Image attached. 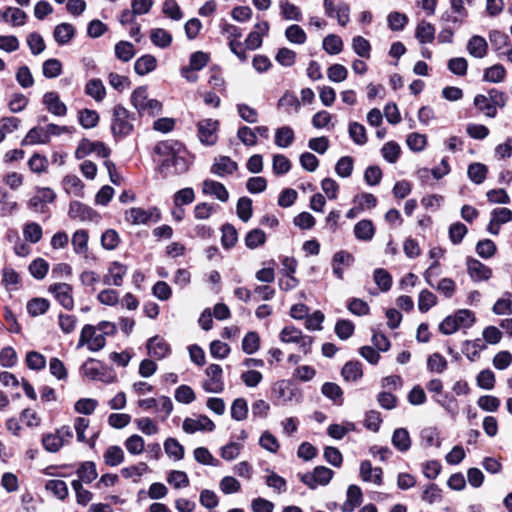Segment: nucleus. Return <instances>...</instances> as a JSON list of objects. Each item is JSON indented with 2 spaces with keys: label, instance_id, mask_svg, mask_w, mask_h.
<instances>
[{
  "label": "nucleus",
  "instance_id": "obj_12",
  "mask_svg": "<svg viewBox=\"0 0 512 512\" xmlns=\"http://www.w3.org/2000/svg\"><path fill=\"white\" fill-rule=\"evenodd\" d=\"M182 428L186 433L193 434L197 431H213L215 424L209 417L202 415L197 419L186 418Z\"/></svg>",
  "mask_w": 512,
  "mask_h": 512
},
{
  "label": "nucleus",
  "instance_id": "obj_46",
  "mask_svg": "<svg viewBox=\"0 0 512 512\" xmlns=\"http://www.w3.org/2000/svg\"><path fill=\"white\" fill-rule=\"evenodd\" d=\"M488 168L482 163H472L468 167V177L475 184H481L486 179Z\"/></svg>",
  "mask_w": 512,
  "mask_h": 512
},
{
  "label": "nucleus",
  "instance_id": "obj_30",
  "mask_svg": "<svg viewBox=\"0 0 512 512\" xmlns=\"http://www.w3.org/2000/svg\"><path fill=\"white\" fill-rule=\"evenodd\" d=\"M76 473L85 484H90L98 477L96 464L93 461L80 463Z\"/></svg>",
  "mask_w": 512,
  "mask_h": 512
},
{
  "label": "nucleus",
  "instance_id": "obj_54",
  "mask_svg": "<svg viewBox=\"0 0 512 512\" xmlns=\"http://www.w3.org/2000/svg\"><path fill=\"white\" fill-rule=\"evenodd\" d=\"M237 216L243 221L247 222L252 217V200L249 197L239 198L236 205Z\"/></svg>",
  "mask_w": 512,
  "mask_h": 512
},
{
  "label": "nucleus",
  "instance_id": "obj_3",
  "mask_svg": "<svg viewBox=\"0 0 512 512\" xmlns=\"http://www.w3.org/2000/svg\"><path fill=\"white\" fill-rule=\"evenodd\" d=\"M189 165L187 152L185 148H183L172 157L162 159L159 171L163 177L166 178L170 175H179L187 172Z\"/></svg>",
  "mask_w": 512,
  "mask_h": 512
},
{
  "label": "nucleus",
  "instance_id": "obj_31",
  "mask_svg": "<svg viewBox=\"0 0 512 512\" xmlns=\"http://www.w3.org/2000/svg\"><path fill=\"white\" fill-rule=\"evenodd\" d=\"M322 394L333 401L335 405H342L343 403V390L334 382H325L321 387Z\"/></svg>",
  "mask_w": 512,
  "mask_h": 512
},
{
  "label": "nucleus",
  "instance_id": "obj_19",
  "mask_svg": "<svg viewBox=\"0 0 512 512\" xmlns=\"http://www.w3.org/2000/svg\"><path fill=\"white\" fill-rule=\"evenodd\" d=\"M383 471L380 467H372L370 461L365 460L360 464V477L365 482H374L376 485L382 484Z\"/></svg>",
  "mask_w": 512,
  "mask_h": 512
},
{
  "label": "nucleus",
  "instance_id": "obj_62",
  "mask_svg": "<svg viewBox=\"0 0 512 512\" xmlns=\"http://www.w3.org/2000/svg\"><path fill=\"white\" fill-rule=\"evenodd\" d=\"M120 243V237L116 230L107 229L101 236V245L105 250H114Z\"/></svg>",
  "mask_w": 512,
  "mask_h": 512
},
{
  "label": "nucleus",
  "instance_id": "obj_52",
  "mask_svg": "<svg viewBox=\"0 0 512 512\" xmlns=\"http://www.w3.org/2000/svg\"><path fill=\"white\" fill-rule=\"evenodd\" d=\"M49 301L45 298H33L27 303V311L33 316L44 314L49 309Z\"/></svg>",
  "mask_w": 512,
  "mask_h": 512
},
{
  "label": "nucleus",
  "instance_id": "obj_24",
  "mask_svg": "<svg viewBox=\"0 0 512 512\" xmlns=\"http://www.w3.org/2000/svg\"><path fill=\"white\" fill-rule=\"evenodd\" d=\"M46 132V127H33L22 139L21 145L47 144L49 142V138Z\"/></svg>",
  "mask_w": 512,
  "mask_h": 512
},
{
  "label": "nucleus",
  "instance_id": "obj_63",
  "mask_svg": "<svg viewBox=\"0 0 512 512\" xmlns=\"http://www.w3.org/2000/svg\"><path fill=\"white\" fill-rule=\"evenodd\" d=\"M496 245L490 239H483L476 244V253L483 259H489L496 253Z\"/></svg>",
  "mask_w": 512,
  "mask_h": 512
},
{
  "label": "nucleus",
  "instance_id": "obj_28",
  "mask_svg": "<svg viewBox=\"0 0 512 512\" xmlns=\"http://www.w3.org/2000/svg\"><path fill=\"white\" fill-rule=\"evenodd\" d=\"M75 35V28L70 23H61L54 29L53 36L59 45H65L71 41Z\"/></svg>",
  "mask_w": 512,
  "mask_h": 512
},
{
  "label": "nucleus",
  "instance_id": "obj_59",
  "mask_svg": "<svg viewBox=\"0 0 512 512\" xmlns=\"http://www.w3.org/2000/svg\"><path fill=\"white\" fill-rule=\"evenodd\" d=\"M248 404L244 398H237L231 406V417L236 421H242L247 417Z\"/></svg>",
  "mask_w": 512,
  "mask_h": 512
},
{
  "label": "nucleus",
  "instance_id": "obj_8",
  "mask_svg": "<svg viewBox=\"0 0 512 512\" xmlns=\"http://www.w3.org/2000/svg\"><path fill=\"white\" fill-rule=\"evenodd\" d=\"M219 121L211 118L203 119L197 123L198 138L207 146L214 145L218 140Z\"/></svg>",
  "mask_w": 512,
  "mask_h": 512
},
{
  "label": "nucleus",
  "instance_id": "obj_58",
  "mask_svg": "<svg viewBox=\"0 0 512 512\" xmlns=\"http://www.w3.org/2000/svg\"><path fill=\"white\" fill-rule=\"evenodd\" d=\"M447 368V360L440 353H433L427 359V369L430 372L443 373Z\"/></svg>",
  "mask_w": 512,
  "mask_h": 512
},
{
  "label": "nucleus",
  "instance_id": "obj_26",
  "mask_svg": "<svg viewBox=\"0 0 512 512\" xmlns=\"http://www.w3.org/2000/svg\"><path fill=\"white\" fill-rule=\"evenodd\" d=\"M183 148V145L176 140H166L157 143L154 151L157 155L165 159L172 157Z\"/></svg>",
  "mask_w": 512,
  "mask_h": 512
},
{
  "label": "nucleus",
  "instance_id": "obj_20",
  "mask_svg": "<svg viewBox=\"0 0 512 512\" xmlns=\"http://www.w3.org/2000/svg\"><path fill=\"white\" fill-rule=\"evenodd\" d=\"M148 354L158 360L165 358L170 353V347L162 338L155 336L147 342Z\"/></svg>",
  "mask_w": 512,
  "mask_h": 512
},
{
  "label": "nucleus",
  "instance_id": "obj_49",
  "mask_svg": "<svg viewBox=\"0 0 512 512\" xmlns=\"http://www.w3.org/2000/svg\"><path fill=\"white\" fill-rule=\"evenodd\" d=\"M221 231V243L223 247L226 249L232 248L238 240V233L236 228L232 224L226 223L222 226Z\"/></svg>",
  "mask_w": 512,
  "mask_h": 512
},
{
  "label": "nucleus",
  "instance_id": "obj_32",
  "mask_svg": "<svg viewBox=\"0 0 512 512\" xmlns=\"http://www.w3.org/2000/svg\"><path fill=\"white\" fill-rule=\"evenodd\" d=\"M375 228L370 220H361L354 226V235L358 240L369 241L373 238Z\"/></svg>",
  "mask_w": 512,
  "mask_h": 512
},
{
  "label": "nucleus",
  "instance_id": "obj_9",
  "mask_svg": "<svg viewBox=\"0 0 512 512\" xmlns=\"http://www.w3.org/2000/svg\"><path fill=\"white\" fill-rule=\"evenodd\" d=\"M68 214L70 218L80 222H99L100 214L92 207L87 206L79 201H72L69 205Z\"/></svg>",
  "mask_w": 512,
  "mask_h": 512
},
{
  "label": "nucleus",
  "instance_id": "obj_64",
  "mask_svg": "<svg viewBox=\"0 0 512 512\" xmlns=\"http://www.w3.org/2000/svg\"><path fill=\"white\" fill-rule=\"evenodd\" d=\"M48 270L49 264L42 258L33 260L29 265V272L34 278L38 280L43 279L47 275Z\"/></svg>",
  "mask_w": 512,
  "mask_h": 512
},
{
  "label": "nucleus",
  "instance_id": "obj_29",
  "mask_svg": "<svg viewBox=\"0 0 512 512\" xmlns=\"http://www.w3.org/2000/svg\"><path fill=\"white\" fill-rule=\"evenodd\" d=\"M392 444L400 452H406L411 447V438L409 432L405 428H397L392 435Z\"/></svg>",
  "mask_w": 512,
  "mask_h": 512
},
{
  "label": "nucleus",
  "instance_id": "obj_6",
  "mask_svg": "<svg viewBox=\"0 0 512 512\" xmlns=\"http://www.w3.org/2000/svg\"><path fill=\"white\" fill-rule=\"evenodd\" d=\"M334 475L333 470L325 466H317L313 472L300 474V480L310 489H316L318 485H327Z\"/></svg>",
  "mask_w": 512,
  "mask_h": 512
},
{
  "label": "nucleus",
  "instance_id": "obj_47",
  "mask_svg": "<svg viewBox=\"0 0 512 512\" xmlns=\"http://www.w3.org/2000/svg\"><path fill=\"white\" fill-rule=\"evenodd\" d=\"M489 102H490V99L488 98V96L483 95V94H477L474 97V101H473L475 107L480 112H483L489 118H495L497 115V110Z\"/></svg>",
  "mask_w": 512,
  "mask_h": 512
},
{
  "label": "nucleus",
  "instance_id": "obj_25",
  "mask_svg": "<svg viewBox=\"0 0 512 512\" xmlns=\"http://www.w3.org/2000/svg\"><path fill=\"white\" fill-rule=\"evenodd\" d=\"M415 38L420 44L433 42L435 39V27L425 20L420 21L415 30Z\"/></svg>",
  "mask_w": 512,
  "mask_h": 512
},
{
  "label": "nucleus",
  "instance_id": "obj_4",
  "mask_svg": "<svg viewBox=\"0 0 512 512\" xmlns=\"http://www.w3.org/2000/svg\"><path fill=\"white\" fill-rule=\"evenodd\" d=\"M73 432L67 425L57 429L55 433H47L42 436V445L47 452L56 453L65 444L70 443Z\"/></svg>",
  "mask_w": 512,
  "mask_h": 512
},
{
  "label": "nucleus",
  "instance_id": "obj_15",
  "mask_svg": "<svg viewBox=\"0 0 512 512\" xmlns=\"http://www.w3.org/2000/svg\"><path fill=\"white\" fill-rule=\"evenodd\" d=\"M468 274L473 281H485L491 278L492 270L474 258L467 259Z\"/></svg>",
  "mask_w": 512,
  "mask_h": 512
},
{
  "label": "nucleus",
  "instance_id": "obj_45",
  "mask_svg": "<svg viewBox=\"0 0 512 512\" xmlns=\"http://www.w3.org/2000/svg\"><path fill=\"white\" fill-rule=\"evenodd\" d=\"M85 92L98 102L102 101L106 94L105 87L100 79L89 80L85 86Z\"/></svg>",
  "mask_w": 512,
  "mask_h": 512
},
{
  "label": "nucleus",
  "instance_id": "obj_27",
  "mask_svg": "<svg viewBox=\"0 0 512 512\" xmlns=\"http://www.w3.org/2000/svg\"><path fill=\"white\" fill-rule=\"evenodd\" d=\"M157 59L151 55L146 54L139 57L134 63V70L136 74L144 76L156 69Z\"/></svg>",
  "mask_w": 512,
  "mask_h": 512
},
{
  "label": "nucleus",
  "instance_id": "obj_34",
  "mask_svg": "<svg viewBox=\"0 0 512 512\" xmlns=\"http://www.w3.org/2000/svg\"><path fill=\"white\" fill-rule=\"evenodd\" d=\"M88 232L80 229L74 232L72 236V246L76 254L85 255L88 252Z\"/></svg>",
  "mask_w": 512,
  "mask_h": 512
},
{
  "label": "nucleus",
  "instance_id": "obj_17",
  "mask_svg": "<svg viewBox=\"0 0 512 512\" xmlns=\"http://www.w3.org/2000/svg\"><path fill=\"white\" fill-rule=\"evenodd\" d=\"M43 104L46 106V109L55 116H65L67 113V107L60 100L57 92H46L43 96Z\"/></svg>",
  "mask_w": 512,
  "mask_h": 512
},
{
  "label": "nucleus",
  "instance_id": "obj_16",
  "mask_svg": "<svg viewBox=\"0 0 512 512\" xmlns=\"http://www.w3.org/2000/svg\"><path fill=\"white\" fill-rule=\"evenodd\" d=\"M156 208L145 210L139 207H133L126 211L125 219L133 225L147 224L152 220Z\"/></svg>",
  "mask_w": 512,
  "mask_h": 512
},
{
  "label": "nucleus",
  "instance_id": "obj_7",
  "mask_svg": "<svg viewBox=\"0 0 512 512\" xmlns=\"http://www.w3.org/2000/svg\"><path fill=\"white\" fill-rule=\"evenodd\" d=\"M272 391L276 398L283 404L288 402H300L302 394L300 389L293 385L290 381L281 380L274 384Z\"/></svg>",
  "mask_w": 512,
  "mask_h": 512
},
{
  "label": "nucleus",
  "instance_id": "obj_56",
  "mask_svg": "<svg viewBox=\"0 0 512 512\" xmlns=\"http://www.w3.org/2000/svg\"><path fill=\"white\" fill-rule=\"evenodd\" d=\"M373 278L376 285L380 288L381 291L386 292L391 288L392 277L387 270L383 268L375 269Z\"/></svg>",
  "mask_w": 512,
  "mask_h": 512
},
{
  "label": "nucleus",
  "instance_id": "obj_33",
  "mask_svg": "<svg viewBox=\"0 0 512 512\" xmlns=\"http://www.w3.org/2000/svg\"><path fill=\"white\" fill-rule=\"evenodd\" d=\"M104 462L107 466L115 467L124 461V452L120 446H109L103 454Z\"/></svg>",
  "mask_w": 512,
  "mask_h": 512
},
{
  "label": "nucleus",
  "instance_id": "obj_35",
  "mask_svg": "<svg viewBox=\"0 0 512 512\" xmlns=\"http://www.w3.org/2000/svg\"><path fill=\"white\" fill-rule=\"evenodd\" d=\"M295 139V134L290 126H282L275 132V144L280 148L289 147Z\"/></svg>",
  "mask_w": 512,
  "mask_h": 512
},
{
  "label": "nucleus",
  "instance_id": "obj_10",
  "mask_svg": "<svg viewBox=\"0 0 512 512\" xmlns=\"http://www.w3.org/2000/svg\"><path fill=\"white\" fill-rule=\"evenodd\" d=\"M205 373L208 379L203 383V389L210 393H221L224 390L223 370L218 364H210Z\"/></svg>",
  "mask_w": 512,
  "mask_h": 512
},
{
  "label": "nucleus",
  "instance_id": "obj_48",
  "mask_svg": "<svg viewBox=\"0 0 512 512\" xmlns=\"http://www.w3.org/2000/svg\"><path fill=\"white\" fill-rule=\"evenodd\" d=\"M278 106L284 108L287 114H292L299 110L300 101L293 93L285 92L279 99Z\"/></svg>",
  "mask_w": 512,
  "mask_h": 512
},
{
  "label": "nucleus",
  "instance_id": "obj_38",
  "mask_svg": "<svg viewBox=\"0 0 512 512\" xmlns=\"http://www.w3.org/2000/svg\"><path fill=\"white\" fill-rule=\"evenodd\" d=\"M341 374L346 381H357L363 375L362 365L359 361H349L343 366Z\"/></svg>",
  "mask_w": 512,
  "mask_h": 512
},
{
  "label": "nucleus",
  "instance_id": "obj_14",
  "mask_svg": "<svg viewBox=\"0 0 512 512\" xmlns=\"http://www.w3.org/2000/svg\"><path fill=\"white\" fill-rule=\"evenodd\" d=\"M354 263V257L345 250L336 252L332 258L333 274L340 280L344 277V267H350Z\"/></svg>",
  "mask_w": 512,
  "mask_h": 512
},
{
  "label": "nucleus",
  "instance_id": "obj_53",
  "mask_svg": "<svg viewBox=\"0 0 512 512\" xmlns=\"http://www.w3.org/2000/svg\"><path fill=\"white\" fill-rule=\"evenodd\" d=\"M349 136L357 145H364L367 142L366 129L358 122H351L348 128Z\"/></svg>",
  "mask_w": 512,
  "mask_h": 512
},
{
  "label": "nucleus",
  "instance_id": "obj_1",
  "mask_svg": "<svg viewBox=\"0 0 512 512\" xmlns=\"http://www.w3.org/2000/svg\"><path fill=\"white\" fill-rule=\"evenodd\" d=\"M134 120L135 118L133 113L128 111L122 105H116L113 108L111 122V132L113 136L118 139L130 135L134 130Z\"/></svg>",
  "mask_w": 512,
  "mask_h": 512
},
{
  "label": "nucleus",
  "instance_id": "obj_55",
  "mask_svg": "<svg viewBox=\"0 0 512 512\" xmlns=\"http://www.w3.org/2000/svg\"><path fill=\"white\" fill-rule=\"evenodd\" d=\"M42 73L48 79L56 78L62 73V63L55 58L48 59L42 65Z\"/></svg>",
  "mask_w": 512,
  "mask_h": 512
},
{
  "label": "nucleus",
  "instance_id": "obj_37",
  "mask_svg": "<svg viewBox=\"0 0 512 512\" xmlns=\"http://www.w3.org/2000/svg\"><path fill=\"white\" fill-rule=\"evenodd\" d=\"M266 234L263 230L255 228L250 230L245 236V245L249 249H256L263 246L266 242Z\"/></svg>",
  "mask_w": 512,
  "mask_h": 512
},
{
  "label": "nucleus",
  "instance_id": "obj_39",
  "mask_svg": "<svg viewBox=\"0 0 512 512\" xmlns=\"http://www.w3.org/2000/svg\"><path fill=\"white\" fill-rule=\"evenodd\" d=\"M165 453L175 461L182 460L184 457V447L175 438H167L164 442Z\"/></svg>",
  "mask_w": 512,
  "mask_h": 512
},
{
  "label": "nucleus",
  "instance_id": "obj_23",
  "mask_svg": "<svg viewBox=\"0 0 512 512\" xmlns=\"http://www.w3.org/2000/svg\"><path fill=\"white\" fill-rule=\"evenodd\" d=\"M203 193L212 195L222 202H226L229 199V193L226 187L222 183L214 180L208 179L203 182Z\"/></svg>",
  "mask_w": 512,
  "mask_h": 512
},
{
  "label": "nucleus",
  "instance_id": "obj_43",
  "mask_svg": "<svg viewBox=\"0 0 512 512\" xmlns=\"http://www.w3.org/2000/svg\"><path fill=\"white\" fill-rule=\"evenodd\" d=\"M63 187L68 194L74 196H82L84 184L76 175H67L63 179Z\"/></svg>",
  "mask_w": 512,
  "mask_h": 512
},
{
  "label": "nucleus",
  "instance_id": "obj_40",
  "mask_svg": "<svg viewBox=\"0 0 512 512\" xmlns=\"http://www.w3.org/2000/svg\"><path fill=\"white\" fill-rule=\"evenodd\" d=\"M45 488L62 501L65 500L69 494L68 486L63 480H48L45 484Z\"/></svg>",
  "mask_w": 512,
  "mask_h": 512
},
{
  "label": "nucleus",
  "instance_id": "obj_42",
  "mask_svg": "<svg viewBox=\"0 0 512 512\" xmlns=\"http://www.w3.org/2000/svg\"><path fill=\"white\" fill-rule=\"evenodd\" d=\"M23 236L30 243H38L43 236L42 227L36 222H28L23 227Z\"/></svg>",
  "mask_w": 512,
  "mask_h": 512
},
{
  "label": "nucleus",
  "instance_id": "obj_51",
  "mask_svg": "<svg viewBox=\"0 0 512 512\" xmlns=\"http://www.w3.org/2000/svg\"><path fill=\"white\" fill-rule=\"evenodd\" d=\"M323 49L330 55L339 54L343 49V41L338 35L330 34L323 40Z\"/></svg>",
  "mask_w": 512,
  "mask_h": 512
},
{
  "label": "nucleus",
  "instance_id": "obj_11",
  "mask_svg": "<svg viewBox=\"0 0 512 512\" xmlns=\"http://www.w3.org/2000/svg\"><path fill=\"white\" fill-rule=\"evenodd\" d=\"M49 292L52 293L55 299L67 310H72L74 307V300L72 296V286L67 283H55L50 285Z\"/></svg>",
  "mask_w": 512,
  "mask_h": 512
},
{
  "label": "nucleus",
  "instance_id": "obj_57",
  "mask_svg": "<svg viewBox=\"0 0 512 512\" xmlns=\"http://www.w3.org/2000/svg\"><path fill=\"white\" fill-rule=\"evenodd\" d=\"M260 347V338L256 332H248L242 340V350L246 354H254Z\"/></svg>",
  "mask_w": 512,
  "mask_h": 512
},
{
  "label": "nucleus",
  "instance_id": "obj_18",
  "mask_svg": "<svg viewBox=\"0 0 512 512\" xmlns=\"http://www.w3.org/2000/svg\"><path fill=\"white\" fill-rule=\"evenodd\" d=\"M238 169V164L228 156H219L211 167V173L224 177L234 173Z\"/></svg>",
  "mask_w": 512,
  "mask_h": 512
},
{
  "label": "nucleus",
  "instance_id": "obj_21",
  "mask_svg": "<svg viewBox=\"0 0 512 512\" xmlns=\"http://www.w3.org/2000/svg\"><path fill=\"white\" fill-rule=\"evenodd\" d=\"M467 51L472 57L484 58L488 53V43L484 37L474 35L468 40Z\"/></svg>",
  "mask_w": 512,
  "mask_h": 512
},
{
  "label": "nucleus",
  "instance_id": "obj_41",
  "mask_svg": "<svg viewBox=\"0 0 512 512\" xmlns=\"http://www.w3.org/2000/svg\"><path fill=\"white\" fill-rule=\"evenodd\" d=\"M484 349H486V345L482 340L475 339L473 341H464L462 351L469 360L474 361L479 357L480 351Z\"/></svg>",
  "mask_w": 512,
  "mask_h": 512
},
{
  "label": "nucleus",
  "instance_id": "obj_22",
  "mask_svg": "<svg viewBox=\"0 0 512 512\" xmlns=\"http://www.w3.org/2000/svg\"><path fill=\"white\" fill-rule=\"evenodd\" d=\"M363 494L359 486L350 485L347 489V499L341 506L342 512H353L362 503Z\"/></svg>",
  "mask_w": 512,
  "mask_h": 512
},
{
  "label": "nucleus",
  "instance_id": "obj_13",
  "mask_svg": "<svg viewBox=\"0 0 512 512\" xmlns=\"http://www.w3.org/2000/svg\"><path fill=\"white\" fill-rule=\"evenodd\" d=\"M127 273V267L118 261H114L108 267V272L103 276V283L107 286H121Z\"/></svg>",
  "mask_w": 512,
  "mask_h": 512
},
{
  "label": "nucleus",
  "instance_id": "obj_44",
  "mask_svg": "<svg viewBox=\"0 0 512 512\" xmlns=\"http://www.w3.org/2000/svg\"><path fill=\"white\" fill-rule=\"evenodd\" d=\"M115 56L123 61L128 62L135 56V48L134 45L128 41H119L115 45Z\"/></svg>",
  "mask_w": 512,
  "mask_h": 512
},
{
  "label": "nucleus",
  "instance_id": "obj_5",
  "mask_svg": "<svg viewBox=\"0 0 512 512\" xmlns=\"http://www.w3.org/2000/svg\"><path fill=\"white\" fill-rule=\"evenodd\" d=\"M95 326L86 324L81 330L77 347L80 348L84 345L88 346L90 351H99L104 348L106 344V338L103 334H97Z\"/></svg>",
  "mask_w": 512,
  "mask_h": 512
},
{
  "label": "nucleus",
  "instance_id": "obj_36",
  "mask_svg": "<svg viewBox=\"0 0 512 512\" xmlns=\"http://www.w3.org/2000/svg\"><path fill=\"white\" fill-rule=\"evenodd\" d=\"M151 42L159 48H167L172 43V35L163 28H154L150 32Z\"/></svg>",
  "mask_w": 512,
  "mask_h": 512
},
{
  "label": "nucleus",
  "instance_id": "obj_60",
  "mask_svg": "<svg viewBox=\"0 0 512 512\" xmlns=\"http://www.w3.org/2000/svg\"><path fill=\"white\" fill-rule=\"evenodd\" d=\"M285 36L289 42L294 44H304L307 39L305 31L296 24L290 25L286 29Z\"/></svg>",
  "mask_w": 512,
  "mask_h": 512
},
{
  "label": "nucleus",
  "instance_id": "obj_61",
  "mask_svg": "<svg viewBox=\"0 0 512 512\" xmlns=\"http://www.w3.org/2000/svg\"><path fill=\"white\" fill-rule=\"evenodd\" d=\"M79 122L85 129L94 128L99 122V115L96 111L84 109L79 112Z\"/></svg>",
  "mask_w": 512,
  "mask_h": 512
},
{
  "label": "nucleus",
  "instance_id": "obj_2",
  "mask_svg": "<svg viewBox=\"0 0 512 512\" xmlns=\"http://www.w3.org/2000/svg\"><path fill=\"white\" fill-rule=\"evenodd\" d=\"M131 103L140 115L155 116L162 111V103L156 99H149L145 86H140L133 91Z\"/></svg>",
  "mask_w": 512,
  "mask_h": 512
},
{
  "label": "nucleus",
  "instance_id": "obj_50",
  "mask_svg": "<svg viewBox=\"0 0 512 512\" xmlns=\"http://www.w3.org/2000/svg\"><path fill=\"white\" fill-rule=\"evenodd\" d=\"M506 76V70L503 65L495 64L484 71V81L491 83H500Z\"/></svg>",
  "mask_w": 512,
  "mask_h": 512
}]
</instances>
